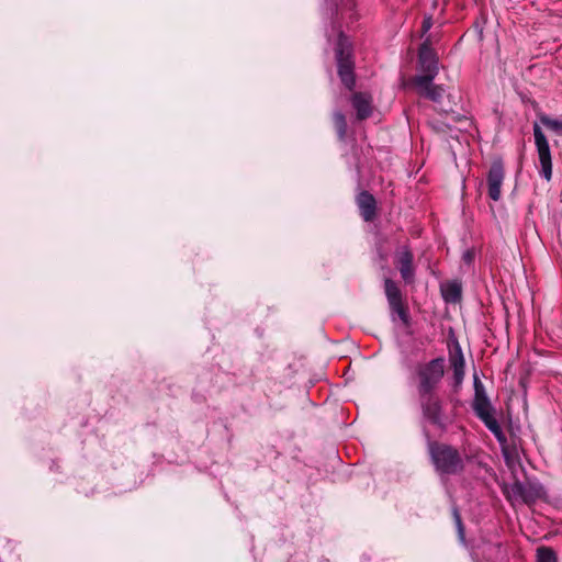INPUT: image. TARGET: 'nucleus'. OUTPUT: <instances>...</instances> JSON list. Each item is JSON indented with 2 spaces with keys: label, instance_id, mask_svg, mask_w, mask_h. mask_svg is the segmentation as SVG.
Here are the masks:
<instances>
[{
  "label": "nucleus",
  "instance_id": "nucleus-1",
  "mask_svg": "<svg viewBox=\"0 0 562 562\" xmlns=\"http://www.w3.org/2000/svg\"><path fill=\"white\" fill-rule=\"evenodd\" d=\"M474 398L472 401V409L475 416L485 425V427L495 436L501 445L502 452L506 460L509 459V448L507 437L505 436L501 425L495 418V408L493 407L484 384L476 373L473 374Z\"/></svg>",
  "mask_w": 562,
  "mask_h": 562
},
{
  "label": "nucleus",
  "instance_id": "nucleus-2",
  "mask_svg": "<svg viewBox=\"0 0 562 562\" xmlns=\"http://www.w3.org/2000/svg\"><path fill=\"white\" fill-rule=\"evenodd\" d=\"M427 451L434 470L440 477L458 476L464 472L465 461L457 447L429 440Z\"/></svg>",
  "mask_w": 562,
  "mask_h": 562
},
{
  "label": "nucleus",
  "instance_id": "nucleus-3",
  "mask_svg": "<svg viewBox=\"0 0 562 562\" xmlns=\"http://www.w3.org/2000/svg\"><path fill=\"white\" fill-rule=\"evenodd\" d=\"M335 58L337 63V72L341 83L348 90H353L356 87L355 60L352 57L351 46L344 33H340L338 36L335 48Z\"/></svg>",
  "mask_w": 562,
  "mask_h": 562
},
{
  "label": "nucleus",
  "instance_id": "nucleus-4",
  "mask_svg": "<svg viewBox=\"0 0 562 562\" xmlns=\"http://www.w3.org/2000/svg\"><path fill=\"white\" fill-rule=\"evenodd\" d=\"M418 395L436 393V389L445 374L443 358H436L416 368Z\"/></svg>",
  "mask_w": 562,
  "mask_h": 562
},
{
  "label": "nucleus",
  "instance_id": "nucleus-5",
  "mask_svg": "<svg viewBox=\"0 0 562 562\" xmlns=\"http://www.w3.org/2000/svg\"><path fill=\"white\" fill-rule=\"evenodd\" d=\"M384 293L392 314H396L403 325H411V316L408 305L398 285L390 278L384 280Z\"/></svg>",
  "mask_w": 562,
  "mask_h": 562
},
{
  "label": "nucleus",
  "instance_id": "nucleus-6",
  "mask_svg": "<svg viewBox=\"0 0 562 562\" xmlns=\"http://www.w3.org/2000/svg\"><path fill=\"white\" fill-rule=\"evenodd\" d=\"M418 64L423 75L415 76L412 81H419L420 83L434 81L439 70L438 58L428 40L419 47Z\"/></svg>",
  "mask_w": 562,
  "mask_h": 562
},
{
  "label": "nucleus",
  "instance_id": "nucleus-7",
  "mask_svg": "<svg viewBox=\"0 0 562 562\" xmlns=\"http://www.w3.org/2000/svg\"><path fill=\"white\" fill-rule=\"evenodd\" d=\"M423 416L434 426L446 430L442 401L436 393L418 395Z\"/></svg>",
  "mask_w": 562,
  "mask_h": 562
},
{
  "label": "nucleus",
  "instance_id": "nucleus-8",
  "mask_svg": "<svg viewBox=\"0 0 562 562\" xmlns=\"http://www.w3.org/2000/svg\"><path fill=\"white\" fill-rule=\"evenodd\" d=\"M533 135L535 143L538 151L539 162L541 166L540 175L547 180L550 181L552 178V158L550 146L544 136L541 127L538 123L533 124Z\"/></svg>",
  "mask_w": 562,
  "mask_h": 562
},
{
  "label": "nucleus",
  "instance_id": "nucleus-9",
  "mask_svg": "<svg viewBox=\"0 0 562 562\" xmlns=\"http://www.w3.org/2000/svg\"><path fill=\"white\" fill-rule=\"evenodd\" d=\"M510 490L513 494L520 497L521 501L527 505L535 504L538 499H541L546 496V490L543 485L537 480L528 479L524 483L516 480L513 483Z\"/></svg>",
  "mask_w": 562,
  "mask_h": 562
},
{
  "label": "nucleus",
  "instance_id": "nucleus-10",
  "mask_svg": "<svg viewBox=\"0 0 562 562\" xmlns=\"http://www.w3.org/2000/svg\"><path fill=\"white\" fill-rule=\"evenodd\" d=\"M505 179L504 164L501 159L492 161L486 175L487 194L491 200L497 202L502 198V184Z\"/></svg>",
  "mask_w": 562,
  "mask_h": 562
},
{
  "label": "nucleus",
  "instance_id": "nucleus-11",
  "mask_svg": "<svg viewBox=\"0 0 562 562\" xmlns=\"http://www.w3.org/2000/svg\"><path fill=\"white\" fill-rule=\"evenodd\" d=\"M414 255L408 246H403L395 254L394 263L398 269L405 283L411 284L415 281V267L413 263Z\"/></svg>",
  "mask_w": 562,
  "mask_h": 562
},
{
  "label": "nucleus",
  "instance_id": "nucleus-12",
  "mask_svg": "<svg viewBox=\"0 0 562 562\" xmlns=\"http://www.w3.org/2000/svg\"><path fill=\"white\" fill-rule=\"evenodd\" d=\"M356 204L361 218L367 222H373L378 216V202L373 194L367 190L360 191L356 196Z\"/></svg>",
  "mask_w": 562,
  "mask_h": 562
},
{
  "label": "nucleus",
  "instance_id": "nucleus-13",
  "mask_svg": "<svg viewBox=\"0 0 562 562\" xmlns=\"http://www.w3.org/2000/svg\"><path fill=\"white\" fill-rule=\"evenodd\" d=\"M449 362L453 370L454 389L457 390L464 379L465 360L460 344L456 340L449 349Z\"/></svg>",
  "mask_w": 562,
  "mask_h": 562
},
{
  "label": "nucleus",
  "instance_id": "nucleus-14",
  "mask_svg": "<svg viewBox=\"0 0 562 562\" xmlns=\"http://www.w3.org/2000/svg\"><path fill=\"white\" fill-rule=\"evenodd\" d=\"M351 104L359 121L367 120L372 114V97L366 92H355L351 95Z\"/></svg>",
  "mask_w": 562,
  "mask_h": 562
},
{
  "label": "nucleus",
  "instance_id": "nucleus-15",
  "mask_svg": "<svg viewBox=\"0 0 562 562\" xmlns=\"http://www.w3.org/2000/svg\"><path fill=\"white\" fill-rule=\"evenodd\" d=\"M413 86L417 89L420 97L429 99L439 103L445 94V88L440 85H434L432 81L420 83L419 81H412Z\"/></svg>",
  "mask_w": 562,
  "mask_h": 562
},
{
  "label": "nucleus",
  "instance_id": "nucleus-16",
  "mask_svg": "<svg viewBox=\"0 0 562 562\" xmlns=\"http://www.w3.org/2000/svg\"><path fill=\"white\" fill-rule=\"evenodd\" d=\"M443 300L450 304H457L462 300V284L458 280L447 281L440 286Z\"/></svg>",
  "mask_w": 562,
  "mask_h": 562
},
{
  "label": "nucleus",
  "instance_id": "nucleus-17",
  "mask_svg": "<svg viewBox=\"0 0 562 562\" xmlns=\"http://www.w3.org/2000/svg\"><path fill=\"white\" fill-rule=\"evenodd\" d=\"M333 124L336 130L339 140H345L347 134V121L341 112H335L333 114Z\"/></svg>",
  "mask_w": 562,
  "mask_h": 562
},
{
  "label": "nucleus",
  "instance_id": "nucleus-18",
  "mask_svg": "<svg viewBox=\"0 0 562 562\" xmlns=\"http://www.w3.org/2000/svg\"><path fill=\"white\" fill-rule=\"evenodd\" d=\"M537 562H558L557 553L552 548L540 547L537 550Z\"/></svg>",
  "mask_w": 562,
  "mask_h": 562
},
{
  "label": "nucleus",
  "instance_id": "nucleus-19",
  "mask_svg": "<svg viewBox=\"0 0 562 562\" xmlns=\"http://www.w3.org/2000/svg\"><path fill=\"white\" fill-rule=\"evenodd\" d=\"M540 122L549 130H552L557 133H562V121L554 120L547 114H541L539 116Z\"/></svg>",
  "mask_w": 562,
  "mask_h": 562
},
{
  "label": "nucleus",
  "instance_id": "nucleus-20",
  "mask_svg": "<svg viewBox=\"0 0 562 562\" xmlns=\"http://www.w3.org/2000/svg\"><path fill=\"white\" fill-rule=\"evenodd\" d=\"M452 517L457 527L458 538L459 540L464 543L465 542V528L462 522L461 515L458 510V508H453L452 510Z\"/></svg>",
  "mask_w": 562,
  "mask_h": 562
},
{
  "label": "nucleus",
  "instance_id": "nucleus-21",
  "mask_svg": "<svg viewBox=\"0 0 562 562\" xmlns=\"http://www.w3.org/2000/svg\"><path fill=\"white\" fill-rule=\"evenodd\" d=\"M431 26H432L431 16L425 18L422 23V33L423 34L427 33Z\"/></svg>",
  "mask_w": 562,
  "mask_h": 562
},
{
  "label": "nucleus",
  "instance_id": "nucleus-22",
  "mask_svg": "<svg viewBox=\"0 0 562 562\" xmlns=\"http://www.w3.org/2000/svg\"><path fill=\"white\" fill-rule=\"evenodd\" d=\"M462 259L465 263L468 265H471L473 262V259H474V252L473 250H467L463 256H462Z\"/></svg>",
  "mask_w": 562,
  "mask_h": 562
}]
</instances>
